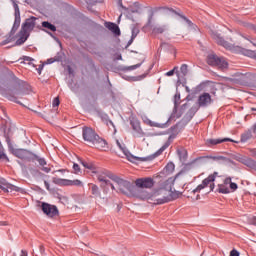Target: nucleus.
<instances>
[{
  "instance_id": "nucleus-39",
  "label": "nucleus",
  "mask_w": 256,
  "mask_h": 256,
  "mask_svg": "<svg viewBox=\"0 0 256 256\" xmlns=\"http://www.w3.org/2000/svg\"><path fill=\"white\" fill-rule=\"evenodd\" d=\"M169 145H171V142L167 141L161 148H160V152L163 153V151H165V149H167L169 147Z\"/></svg>"
},
{
  "instance_id": "nucleus-59",
  "label": "nucleus",
  "mask_w": 256,
  "mask_h": 256,
  "mask_svg": "<svg viewBox=\"0 0 256 256\" xmlns=\"http://www.w3.org/2000/svg\"><path fill=\"white\" fill-rule=\"evenodd\" d=\"M191 111H193V109H190V112H189V113H191Z\"/></svg>"
},
{
  "instance_id": "nucleus-64",
  "label": "nucleus",
  "mask_w": 256,
  "mask_h": 256,
  "mask_svg": "<svg viewBox=\"0 0 256 256\" xmlns=\"http://www.w3.org/2000/svg\"><path fill=\"white\" fill-rule=\"evenodd\" d=\"M119 19H121V15L119 16Z\"/></svg>"
},
{
  "instance_id": "nucleus-26",
  "label": "nucleus",
  "mask_w": 256,
  "mask_h": 256,
  "mask_svg": "<svg viewBox=\"0 0 256 256\" xmlns=\"http://www.w3.org/2000/svg\"><path fill=\"white\" fill-rule=\"evenodd\" d=\"M167 30V26H156L153 28V33L155 35H161L162 33H165Z\"/></svg>"
},
{
  "instance_id": "nucleus-22",
  "label": "nucleus",
  "mask_w": 256,
  "mask_h": 256,
  "mask_svg": "<svg viewBox=\"0 0 256 256\" xmlns=\"http://www.w3.org/2000/svg\"><path fill=\"white\" fill-rule=\"evenodd\" d=\"M27 39H29V32L21 29L19 32V38L16 41V45H23Z\"/></svg>"
},
{
  "instance_id": "nucleus-37",
  "label": "nucleus",
  "mask_w": 256,
  "mask_h": 256,
  "mask_svg": "<svg viewBox=\"0 0 256 256\" xmlns=\"http://www.w3.org/2000/svg\"><path fill=\"white\" fill-rule=\"evenodd\" d=\"M177 69H179V67L175 66L172 70H170L166 73V76L173 77V75H175V71H177Z\"/></svg>"
},
{
  "instance_id": "nucleus-57",
  "label": "nucleus",
  "mask_w": 256,
  "mask_h": 256,
  "mask_svg": "<svg viewBox=\"0 0 256 256\" xmlns=\"http://www.w3.org/2000/svg\"><path fill=\"white\" fill-rule=\"evenodd\" d=\"M252 111H256V108H252Z\"/></svg>"
},
{
  "instance_id": "nucleus-4",
  "label": "nucleus",
  "mask_w": 256,
  "mask_h": 256,
  "mask_svg": "<svg viewBox=\"0 0 256 256\" xmlns=\"http://www.w3.org/2000/svg\"><path fill=\"white\" fill-rule=\"evenodd\" d=\"M217 177H219V172L210 174L193 190V193H199V191H203V189H207V187H209V191H213V189H215V179H217Z\"/></svg>"
},
{
  "instance_id": "nucleus-50",
  "label": "nucleus",
  "mask_w": 256,
  "mask_h": 256,
  "mask_svg": "<svg viewBox=\"0 0 256 256\" xmlns=\"http://www.w3.org/2000/svg\"><path fill=\"white\" fill-rule=\"evenodd\" d=\"M40 252L45 253V247L43 245H40Z\"/></svg>"
},
{
  "instance_id": "nucleus-54",
  "label": "nucleus",
  "mask_w": 256,
  "mask_h": 256,
  "mask_svg": "<svg viewBox=\"0 0 256 256\" xmlns=\"http://www.w3.org/2000/svg\"><path fill=\"white\" fill-rule=\"evenodd\" d=\"M252 157H256V150L252 152Z\"/></svg>"
},
{
  "instance_id": "nucleus-63",
  "label": "nucleus",
  "mask_w": 256,
  "mask_h": 256,
  "mask_svg": "<svg viewBox=\"0 0 256 256\" xmlns=\"http://www.w3.org/2000/svg\"><path fill=\"white\" fill-rule=\"evenodd\" d=\"M170 139H171V136L169 137V141H170Z\"/></svg>"
},
{
  "instance_id": "nucleus-47",
  "label": "nucleus",
  "mask_w": 256,
  "mask_h": 256,
  "mask_svg": "<svg viewBox=\"0 0 256 256\" xmlns=\"http://www.w3.org/2000/svg\"><path fill=\"white\" fill-rule=\"evenodd\" d=\"M135 40V36H132L131 39L128 41V45H131Z\"/></svg>"
},
{
  "instance_id": "nucleus-43",
  "label": "nucleus",
  "mask_w": 256,
  "mask_h": 256,
  "mask_svg": "<svg viewBox=\"0 0 256 256\" xmlns=\"http://www.w3.org/2000/svg\"><path fill=\"white\" fill-rule=\"evenodd\" d=\"M20 256H27V251L21 250L19 253Z\"/></svg>"
},
{
  "instance_id": "nucleus-1",
  "label": "nucleus",
  "mask_w": 256,
  "mask_h": 256,
  "mask_svg": "<svg viewBox=\"0 0 256 256\" xmlns=\"http://www.w3.org/2000/svg\"><path fill=\"white\" fill-rule=\"evenodd\" d=\"M175 178L170 177L160 182V187L149 193L146 190H137L136 197L141 201H147L151 205H163L169 201L179 199L181 192L173 191Z\"/></svg>"
},
{
  "instance_id": "nucleus-12",
  "label": "nucleus",
  "mask_w": 256,
  "mask_h": 256,
  "mask_svg": "<svg viewBox=\"0 0 256 256\" xmlns=\"http://www.w3.org/2000/svg\"><path fill=\"white\" fill-rule=\"evenodd\" d=\"M213 103V99L211 98V94L204 92L198 97V105L199 107H208Z\"/></svg>"
},
{
  "instance_id": "nucleus-29",
  "label": "nucleus",
  "mask_w": 256,
  "mask_h": 256,
  "mask_svg": "<svg viewBox=\"0 0 256 256\" xmlns=\"http://www.w3.org/2000/svg\"><path fill=\"white\" fill-rule=\"evenodd\" d=\"M177 154L179 156L180 161H185L187 159V150L185 149L177 150Z\"/></svg>"
},
{
  "instance_id": "nucleus-24",
  "label": "nucleus",
  "mask_w": 256,
  "mask_h": 256,
  "mask_svg": "<svg viewBox=\"0 0 256 256\" xmlns=\"http://www.w3.org/2000/svg\"><path fill=\"white\" fill-rule=\"evenodd\" d=\"M174 171L175 164L173 162H169L164 168V173H166V175H171V173H173Z\"/></svg>"
},
{
  "instance_id": "nucleus-46",
  "label": "nucleus",
  "mask_w": 256,
  "mask_h": 256,
  "mask_svg": "<svg viewBox=\"0 0 256 256\" xmlns=\"http://www.w3.org/2000/svg\"><path fill=\"white\" fill-rule=\"evenodd\" d=\"M139 67H141V64L133 65V66L130 67V69H137V68H139Z\"/></svg>"
},
{
  "instance_id": "nucleus-61",
  "label": "nucleus",
  "mask_w": 256,
  "mask_h": 256,
  "mask_svg": "<svg viewBox=\"0 0 256 256\" xmlns=\"http://www.w3.org/2000/svg\"><path fill=\"white\" fill-rule=\"evenodd\" d=\"M177 117H181V114H180V115H178Z\"/></svg>"
},
{
  "instance_id": "nucleus-28",
  "label": "nucleus",
  "mask_w": 256,
  "mask_h": 256,
  "mask_svg": "<svg viewBox=\"0 0 256 256\" xmlns=\"http://www.w3.org/2000/svg\"><path fill=\"white\" fill-rule=\"evenodd\" d=\"M42 27H44V29H49V31H57V27H55V25L47 22V21H44L42 22Z\"/></svg>"
},
{
  "instance_id": "nucleus-34",
  "label": "nucleus",
  "mask_w": 256,
  "mask_h": 256,
  "mask_svg": "<svg viewBox=\"0 0 256 256\" xmlns=\"http://www.w3.org/2000/svg\"><path fill=\"white\" fill-rule=\"evenodd\" d=\"M91 191L92 195H95V197L99 196V187H97V185H92Z\"/></svg>"
},
{
  "instance_id": "nucleus-21",
  "label": "nucleus",
  "mask_w": 256,
  "mask_h": 256,
  "mask_svg": "<svg viewBox=\"0 0 256 256\" xmlns=\"http://www.w3.org/2000/svg\"><path fill=\"white\" fill-rule=\"evenodd\" d=\"M105 28L109 29V31H112V33H114V35H121V30L119 29V26H117V24H115V23L106 22Z\"/></svg>"
},
{
  "instance_id": "nucleus-20",
  "label": "nucleus",
  "mask_w": 256,
  "mask_h": 256,
  "mask_svg": "<svg viewBox=\"0 0 256 256\" xmlns=\"http://www.w3.org/2000/svg\"><path fill=\"white\" fill-rule=\"evenodd\" d=\"M112 174H107L105 172H100L97 174V179L100 183H104L105 185H112L109 181V177H111Z\"/></svg>"
},
{
  "instance_id": "nucleus-44",
  "label": "nucleus",
  "mask_w": 256,
  "mask_h": 256,
  "mask_svg": "<svg viewBox=\"0 0 256 256\" xmlns=\"http://www.w3.org/2000/svg\"><path fill=\"white\" fill-rule=\"evenodd\" d=\"M8 43H11V39L10 38H8L7 40H4L2 42V45H7Z\"/></svg>"
},
{
  "instance_id": "nucleus-62",
  "label": "nucleus",
  "mask_w": 256,
  "mask_h": 256,
  "mask_svg": "<svg viewBox=\"0 0 256 256\" xmlns=\"http://www.w3.org/2000/svg\"><path fill=\"white\" fill-rule=\"evenodd\" d=\"M181 111H184V109H183V108H181Z\"/></svg>"
},
{
  "instance_id": "nucleus-3",
  "label": "nucleus",
  "mask_w": 256,
  "mask_h": 256,
  "mask_svg": "<svg viewBox=\"0 0 256 256\" xmlns=\"http://www.w3.org/2000/svg\"><path fill=\"white\" fill-rule=\"evenodd\" d=\"M109 179L114 182V184H110L113 191H118L119 193H123L124 195L133 193L135 191V186H133L131 182L123 180V178H120L115 174H111L109 176Z\"/></svg>"
},
{
  "instance_id": "nucleus-23",
  "label": "nucleus",
  "mask_w": 256,
  "mask_h": 256,
  "mask_svg": "<svg viewBox=\"0 0 256 256\" xmlns=\"http://www.w3.org/2000/svg\"><path fill=\"white\" fill-rule=\"evenodd\" d=\"M250 139H253V133H252L250 130L244 132V133L241 135V141H242V143H247V141H249Z\"/></svg>"
},
{
  "instance_id": "nucleus-40",
  "label": "nucleus",
  "mask_w": 256,
  "mask_h": 256,
  "mask_svg": "<svg viewBox=\"0 0 256 256\" xmlns=\"http://www.w3.org/2000/svg\"><path fill=\"white\" fill-rule=\"evenodd\" d=\"M59 104H60L59 98L58 97L54 98L52 102L53 107H59Z\"/></svg>"
},
{
  "instance_id": "nucleus-52",
  "label": "nucleus",
  "mask_w": 256,
  "mask_h": 256,
  "mask_svg": "<svg viewBox=\"0 0 256 256\" xmlns=\"http://www.w3.org/2000/svg\"><path fill=\"white\" fill-rule=\"evenodd\" d=\"M16 95H17L18 97H21V95H23V92H21V91L16 92Z\"/></svg>"
},
{
  "instance_id": "nucleus-32",
  "label": "nucleus",
  "mask_w": 256,
  "mask_h": 256,
  "mask_svg": "<svg viewBox=\"0 0 256 256\" xmlns=\"http://www.w3.org/2000/svg\"><path fill=\"white\" fill-rule=\"evenodd\" d=\"M180 73L185 77L189 73V66L187 64H182L180 67Z\"/></svg>"
},
{
  "instance_id": "nucleus-58",
  "label": "nucleus",
  "mask_w": 256,
  "mask_h": 256,
  "mask_svg": "<svg viewBox=\"0 0 256 256\" xmlns=\"http://www.w3.org/2000/svg\"><path fill=\"white\" fill-rule=\"evenodd\" d=\"M58 171L63 172V171H65V170H58Z\"/></svg>"
},
{
  "instance_id": "nucleus-16",
  "label": "nucleus",
  "mask_w": 256,
  "mask_h": 256,
  "mask_svg": "<svg viewBox=\"0 0 256 256\" xmlns=\"http://www.w3.org/2000/svg\"><path fill=\"white\" fill-rule=\"evenodd\" d=\"M14 11L15 21L12 31H17V29H19V26L21 25V12L19 11V5H17V3H14Z\"/></svg>"
},
{
  "instance_id": "nucleus-36",
  "label": "nucleus",
  "mask_w": 256,
  "mask_h": 256,
  "mask_svg": "<svg viewBox=\"0 0 256 256\" xmlns=\"http://www.w3.org/2000/svg\"><path fill=\"white\" fill-rule=\"evenodd\" d=\"M73 169H74L75 175H79V173H81V168L79 167V164L74 163L73 164Z\"/></svg>"
},
{
  "instance_id": "nucleus-9",
  "label": "nucleus",
  "mask_w": 256,
  "mask_h": 256,
  "mask_svg": "<svg viewBox=\"0 0 256 256\" xmlns=\"http://www.w3.org/2000/svg\"><path fill=\"white\" fill-rule=\"evenodd\" d=\"M13 154L15 157H18V159H23L24 161H32L34 156L33 153L25 149H16L13 151Z\"/></svg>"
},
{
  "instance_id": "nucleus-8",
  "label": "nucleus",
  "mask_w": 256,
  "mask_h": 256,
  "mask_svg": "<svg viewBox=\"0 0 256 256\" xmlns=\"http://www.w3.org/2000/svg\"><path fill=\"white\" fill-rule=\"evenodd\" d=\"M136 187L139 189H151L153 185H155V181L153 178L147 177V178H139L135 181Z\"/></svg>"
},
{
  "instance_id": "nucleus-5",
  "label": "nucleus",
  "mask_w": 256,
  "mask_h": 256,
  "mask_svg": "<svg viewBox=\"0 0 256 256\" xmlns=\"http://www.w3.org/2000/svg\"><path fill=\"white\" fill-rule=\"evenodd\" d=\"M206 61L210 65V67H218V69L222 70L229 67V63H227V60H225V58H221L214 53L209 54Z\"/></svg>"
},
{
  "instance_id": "nucleus-19",
  "label": "nucleus",
  "mask_w": 256,
  "mask_h": 256,
  "mask_svg": "<svg viewBox=\"0 0 256 256\" xmlns=\"http://www.w3.org/2000/svg\"><path fill=\"white\" fill-rule=\"evenodd\" d=\"M130 125L133 131L137 133L138 137H141V135H143V129H141V122H139L137 118H132L130 120Z\"/></svg>"
},
{
  "instance_id": "nucleus-41",
  "label": "nucleus",
  "mask_w": 256,
  "mask_h": 256,
  "mask_svg": "<svg viewBox=\"0 0 256 256\" xmlns=\"http://www.w3.org/2000/svg\"><path fill=\"white\" fill-rule=\"evenodd\" d=\"M230 256H239V251H237L236 249H233V250L230 252Z\"/></svg>"
},
{
  "instance_id": "nucleus-42",
  "label": "nucleus",
  "mask_w": 256,
  "mask_h": 256,
  "mask_svg": "<svg viewBox=\"0 0 256 256\" xmlns=\"http://www.w3.org/2000/svg\"><path fill=\"white\" fill-rule=\"evenodd\" d=\"M43 67H44V64H41V65H39V67L37 68V71H38L39 75H41V71H43Z\"/></svg>"
},
{
  "instance_id": "nucleus-13",
  "label": "nucleus",
  "mask_w": 256,
  "mask_h": 256,
  "mask_svg": "<svg viewBox=\"0 0 256 256\" xmlns=\"http://www.w3.org/2000/svg\"><path fill=\"white\" fill-rule=\"evenodd\" d=\"M239 163H242V165H245L249 169H253L256 171V161L253 160V158L242 156L238 158Z\"/></svg>"
},
{
  "instance_id": "nucleus-17",
  "label": "nucleus",
  "mask_w": 256,
  "mask_h": 256,
  "mask_svg": "<svg viewBox=\"0 0 256 256\" xmlns=\"http://www.w3.org/2000/svg\"><path fill=\"white\" fill-rule=\"evenodd\" d=\"M22 31L26 33H31L35 29V17L26 19L25 23L22 25Z\"/></svg>"
},
{
  "instance_id": "nucleus-7",
  "label": "nucleus",
  "mask_w": 256,
  "mask_h": 256,
  "mask_svg": "<svg viewBox=\"0 0 256 256\" xmlns=\"http://www.w3.org/2000/svg\"><path fill=\"white\" fill-rule=\"evenodd\" d=\"M116 145L117 147H119L120 151H122L123 155L126 156L128 161H130L131 163H135V161H139V157L133 156V154H131V152H129V150L127 149V146H125V143L119 140H116Z\"/></svg>"
},
{
  "instance_id": "nucleus-10",
  "label": "nucleus",
  "mask_w": 256,
  "mask_h": 256,
  "mask_svg": "<svg viewBox=\"0 0 256 256\" xmlns=\"http://www.w3.org/2000/svg\"><path fill=\"white\" fill-rule=\"evenodd\" d=\"M42 211L48 217H55L59 215V210L57 209V206L50 205L47 203H42Z\"/></svg>"
},
{
  "instance_id": "nucleus-35",
  "label": "nucleus",
  "mask_w": 256,
  "mask_h": 256,
  "mask_svg": "<svg viewBox=\"0 0 256 256\" xmlns=\"http://www.w3.org/2000/svg\"><path fill=\"white\" fill-rule=\"evenodd\" d=\"M0 159H5L6 161H9V157H7V154H5V148L0 149Z\"/></svg>"
},
{
  "instance_id": "nucleus-60",
  "label": "nucleus",
  "mask_w": 256,
  "mask_h": 256,
  "mask_svg": "<svg viewBox=\"0 0 256 256\" xmlns=\"http://www.w3.org/2000/svg\"><path fill=\"white\" fill-rule=\"evenodd\" d=\"M120 7H123V4H120Z\"/></svg>"
},
{
  "instance_id": "nucleus-18",
  "label": "nucleus",
  "mask_w": 256,
  "mask_h": 256,
  "mask_svg": "<svg viewBox=\"0 0 256 256\" xmlns=\"http://www.w3.org/2000/svg\"><path fill=\"white\" fill-rule=\"evenodd\" d=\"M0 189L4 191V193H9V191H19V188L11 183H8L5 180L0 182Z\"/></svg>"
},
{
  "instance_id": "nucleus-11",
  "label": "nucleus",
  "mask_w": 256,
  "mask_h": 256,
  "mask_svg": "<svg viewBox=\"0 0 256 256\" xmlns=\"http://www.w3.org/2000/svg\"><path fill=\"white\" fill-rule=\"evenodd\" d=\"M210 35L212 37V39H214V41H216V43L218 45H221L222 47H225V49H231V44L227 41H225L221 35H219V33L211 30L210 31Z\"/></svg>"
},
{
  "instance_id": "nucleus-55",
  "label": "nucleus",
  "mask_w": 256,
  "mask_h": 256,
  "mask_svg": "<svg viewBox=\"0 0 256 256\" xmlns=\"http://www.w3.org/2000/svg\"><path fill=\"white\" fill-rule=\"evenodd\" d=\"M132 37H137V34H135V31L132 32Z\"/></svg>"
},
{
  "instance_id": "nucleus-25",
  "label": "nucleus",
  "mask_w": 256,
  "mask_h": 256,
  "mask_svg": "<svg viewBox=\"0 0 256 256\" xmlns=\"http://www.w3.org/2000/svg\"><path fill=\"white\" fill-rule=\"evenodd\" d=\"M146 125H149L150 127H159L160 129H164V127H167V124H159L156 122H153L149 119L145 121Z\"/></svg>"
},
{
  "instance_id": "nucleus-31",
  "label": "nucleus",
  "mask_w": 256,
  "mask_h": 256,
  "mask_svg": "<svg viewBox=\"0 0 256 256\" xmlns=\"http://www.w3.org/2000/svg\"><path fill=\"white\" fill-rule=\"evenodd\" d=\"M156 11H162L163 13H175V15H177V12L173 10V8L159 7Z\"/></svg>"
},
{
  "instance_id": "nucleus-56",
  "label": "nucleus",
  "mask_w": 256,
  "mask_h": 256,
  "mask_svg": "<svg viewBox=\"0 0 256 256\" xmlns=\"http://www.w3.org/2000/svg\"><path fill=\"white\" fill-rule=\"evenodd\" d=\"M1 149H4V148H3V144H2L1 141H0V150H1Z\"/></svg>"
},
{
  "instance_id": "nucleus-15",
  "label": "nucleus",
  "mask_w": 256,
  "mask_h": 256,
  "mask_svg": "<svg viewBox=\"0 0 256 256\" xmlns=\"http://www.w3.org/2000/svg\"><path fill=\"white\" fill-rule=\"evenodd\" d=\"M57 183L60 185H65L66 187L74 186V187H83V182L81 180H67V179H58Z\"/></svg>"
},
{
  "instance_id": "nucleus-48",
  "label": "nucleus",
  "mask_w": 256,
  "mask_h": 256,
  "mask_svg": "<svg viewBox=\"0 0 256 256\" xmlns=\"http://www.w3.org/2000/svg\"><path fill=\"white\" fill-rule=\"evenodd\" d=\"M47 63L49 65H51V63H55V60L53 58H50V59L47 60Z\"/></svg>"
},
{
  "instance_id": "nucleus-45",
  "label": "nucleus",
  "mask_w": 256,
  "mask_h": 256,
  "mask_svg": "<svg viewBox=\"0 0 256 256\" xmlns=\"http://www.w3.org/2000/svg\"><path fill=\"white\" fill-rule=\"evenodd\" d=\"M44 185H45L47 191H50L49 182L44 181Z\"/></svg>"
},
{
  "instance_id": "nucleus-30",
  "label": "nucleus",
  "mask_w": 256,
  "mask_h": 256,
  "mask_svg": "<svg viewBox=\"0 0 256 256\" xmlns=\"http://www.w3.org/2000/svg\"><path fill=\"white\" fill-rule=\"evenodd\" d=\"M210 159H212V161H217L218 163L227 162V158H225L223 156H210Z\"/></svg>"
},
{
  "instance_id": "nucleus-38",
  "label": "nucleus",
  "mask_w": 256,
  "mask_h": 256,
  "mask_svg": "<svg viewBox=\"0 0 256 256\" xmlns=\"http://www.w3.org/2000/svg\"><path fill=\"white\" fill-rule=\"evenodd\" d=\"M169 145H171V142L167 141L161 148H160V152L163 153V151H165V149H167L169 147Z\"/></svg>"
},
{
  "instance_id": "nucleus-2",
  "label": "nucleus",
  "mask_w": 256,
  "mask_h": 256,
  "mask_svg": "<svg viewBox=\"0 0 256 256\" xmlns=\"http://www.w3.org/2000/svg\"><path fill=\"white\" fill-rule=\"evenodd\" d=\"M82 137L86 143L93 145L96 149L100 151H107L109 146H107V141L99 136L95 130L91 127H84L82 129Z\"/></svg>"
},
{
  "instance_id": "nucleus-49",
  "label": "nucleus",
  "mask_w": 256,
  "mask_h": 256,
  "mask_svg": "<svg viewBox=\"0 0 256 256\" xmlns=\"http://www.w3.org/2000/svg\"><path fill=\"white\" fill-rule=\"evenodd\" d=\"M24 61H33V59H31V57H29V56H25Z\"/></svg>"
},
{
  "instance_id": "nucleus-14",
  "label": "nucleus",
  "mask_w": 256,
  "mask_h": 256,
  "mask_svg": "<svg viewBox=\"0 0 256 256\" xmlns=\"http://www.w3.org/2000/svg\"><path fill=\"white\" fill-rule=\"evenodd\" d=\"M32 161H38L40 167H42V171H44V173H51V166L47 165V161L45 160V158H41L37 155L34 154V156H32Z\"/></svg>"
},
{
  "instance_id": "nucleus-53",
  "label": "nucleus",
  "mask_w": 256,
  "mask_h": 256,
  "mask_svg": "<svg viewBox=\"0 0 256 256\" xmlns=\"http://www.w3.org/2000/svg\"><path fill=\"white\" fill-rule=\"evenodd\" d=\"M182 19H184L185 21H187V23H190L189 20L185 17V16H181Z\"/></svg>"
},
{
  "instance_id": "nucleus-33",
  "label": "nucleus",
  "mask_w": 256,
  "mask_h": 256,
  "mask_svg": "<svg viewBox=\"0 0 256 256\" xmlns=\"http://www.w3.org/2000/svg\"><path fill=\"white\" fill-rule=\"evenodd\" d=\"M81 163L83 167H85V169H90V170L95 169V165H93L92 163L85 162V161H82Z\"/></svg>"
},
{
  "instance_id": "nucleus-6",
  "label": "nucleus",
  "mask_w": 256,
  "mask_h": 256,
  "mask_svg": "<svg viewBox=\"0 0 256 256\" xmlns=\"http://www.w3.org/2000/svg\"><path fill=\"white\" fill-rule=\"evenodd\" d=\"M237 189V183L232 182L230 177L226 178L222 184L218 185V192L223 194L233 193L237 191Z\"/></svg>"
},
{
  "instance_id": "nucleus-51",
  "label": "nucleus",
  "mask_w": 256,
  "mask_h": 256,
  "mask_svg": "<svg viewBox=\"0 0 256 256\" xmlns=\"http://www.w3.org/2000/svg\"><path fill=\"white\" fill-rule=\"evenodd\" d=\"M8 256H17V253L10 251V252L8 253Z\"/></svg>"
},
{
  "instance_id": "nucleus-27",
  "label": "nucleus",
  "mask_w": 256,
  "mask_h": 256,
  "mask_svg": "<svg viewBox=\"0 0 256 256\" xmlns=\"http://www.w3.org/2000/svg\"><path fill=\"white\" fill-rule=\"evenodd\" d=\"M225 141H233L229 138H224V139H210L208 140V143H210V145H219V143H225Z\"/></svg>"
}]
</instances>
